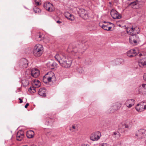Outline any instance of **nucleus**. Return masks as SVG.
Here are the masks:
<instances>
[{
	"label": "nucleus",
	"mask_w": 146,
	"mask_h": 146,
	"mask_svg": "<svg viewBox=\"0 0 146 146\" xmlns=\"http://www.w3.org/2000/svg\"><path fill=\"white\" fill-rule=\"evenodd\" d=\"M87 48V47L85 46L83 44H77L73 46L70 44L69 45L67 50L69 52H72V54L77 56L78 58L80 59L82 54Z\"/></svg>",
	"instance_id": "f257e3e1"
},
{
	"label": "nucleus",
	"mask_w": 146,
	"mask_h": 146,
	"mask_svg": "<svg viewBox=\"0 0 146 146\" xmlns=\"http://www.w3.org/2000/svg\"><path fill=\"white\" fill-rule=\"evenodd\" d=\"M57 64L55 62H53L51 63L48 64V65L51 69H53L55 68L57 66Z\"/></svg>",
	"instance_id": "b1692460"
},
{
	"label": "nucleus",
	"mask_w": 146,
	"mask_h": 146,
	"mask_svg": "<svg viewBox=\"0 0 146 146\" xmlns=\"http://www.w3.org/2000/svg\"><path fill=\"white\" fill-rule=\"evenodd\" d=\"M110 14L111 16L114 19H119L121 17V15L114 9L111 10Z\"/></svg>",
	"instance_id": "6e6552de"
},
{
	"label": "nucleus",
	"mask_w": 146,
	"mask_h": 146,
	"mask_svg": "<svg viewBox=\"0 0 146 146\" xmlns=\"http://www.w3.org/2000/svg\"><path fill=\"white\" fill-rule=\"evenodd\" d=\"M29 105V104L28 103H27L25 105V108H27L28 107V106Z\"/></svg>",
	"instance_id": "c03bdc74"
},
{
	"label": "nucleus",
	"mask_w": 146,
	"mask_h": 146,
	"mask_svg": "<svg viewBox=\"0 0 146 146\" xmlns=\"http://www.w3.org/2000/svg\"><path fill=\"white\" fill-rule=\"evenodd\" d=\"M69 130L72 132H76L77 131L78 129L77 126L75 125H72V127H70Z\"/></svg>",
	"instance_id": "5701e85b"
},
{
	"label": "nucleus",
	"mask_w": 146,
	"mask_h": 146,
	"mask_svg": "<svg viewBox=\"0 0 146 146\" xmlns=\"http://www.w3.org/2000/svg\"><path fill=\"white\" fill-rule=\"evenodd\" d=\"M139 65L140 67H146V58L141 59L139 62Z\"/></svg>",
	"instance_id": "6ab92c4d"
},
{
	"label": "nucleus",
	"mask_w": 146,
	"mask_h": 146,
	"mask_svg": "<svg viewBox=\"0 0 146 146\" xmlns=\"http://www.w3.org/2000/svg\"><path fill=\"white\" fill-rule=\"evenodd\" d=\"M37 81L36 82H35V85L36 86V87L37 88H38L40 86V82L38 80H37Z\"/></svg>",
	"instance_id": "c9c22d12"
},
{
	"label": "nucleus",
	"mask_w": 146,
	"mask_h": 146,
	"mask_svg": "<svg viewBox=\"0 0 146 146\" xmlns=\"http://www.w3.org/2000/svg\"><path fill=\"white\" fill-rule=\"evenodd\" d=\"M53 5L51 3L48 2H46L44 4V7L47 11L52 12L53 11Z\"/></svg>",
	"instance_id": "9d476101"
},
{
	"label": "nucleus",
	"mask_w": 146,
	"mask_h": 146,
	"mask_svg": "<svg viewBox=\"0 0 146 146\" xmlns=\"http://www.w3.org/2000/svg\"><path fill=\"white\" fill-rule=\"evenodd\" d=\"M54 57L59 63V61L61 60H62L63 59V58H62L58 54H56L55 56Z\"/></svg>",
	"instance_id": "7c9ffc66"
},
{
	"label": "nucleus",
	"mask_w": 146,
	"mask_h": 146,
	"mask_svg": "<svg viewBox=\"0 0 146 146\" xmlns=\"http://www.w3.org/2000/svg\"><path fill=\"white\" fill-rule=\"evenodd\" d=\"M32 146H36V145H32Z\"/></svg>",
	"instance_id": "3c124183"
},
{
	"label": "nucleus",
	"mask_w": 146,
	"mask_h": 146,
	"mask_svg": "<svg viewBox=\"0 0 146 146\" xmlns=\"http://www.w3.org/2000/svg\"><path fill=\"white\" fill-rule=\"evenodd\" d=\"M103 22H104V23H108L109 24H110V25H111V24H112V23H111L110 22H108V23H107V22H106V21H104Z\"/></svg>",
	"instance_id": "49530a36"
},
{
	"label": "nucleus",
	"mask_w": 146,
	"mask_h": 146,
	"mask_svg": "<svg viewBox=\"0 0 146 146\" xmlns=\"http://www.w3.org/2000/svg\"><path fill=\"white\" fill-rule=\"evenodd\" d=\"M93 26H90V27H88L87 29H88L90 30V31H92L93 30V29L92 28Z\"/></svg>",
	"instance_id": "a19ab883"
},
{
	"label": "nucleus",
	"mask_w": 146,
	"mask_h": 146,
	"mask_svg": "<svg viewBox=\"0 0 146 146\" xmlns=\"http://www.w3.org/2000/svg\"><path fill=\"white\" fill-rule=\"evenodd\" d=\"M51 130L50 129H47L45 130V133L46 135H50L51 133Z\"/></svg>",
	"instance_id": "e433bc0d"
},
{
	"label": "nucleus",
	"mask_w": 146,
	"mask_h": 146,
	"mask_svg": "<svg viewBox=\"0 0 146 146\" xmlns=\"http://www.w3.org/2000/svg\"><path fill=\"white\" fill-rule=\"evenodd\" d=\"M43 35L40 33H37L35 36V39L38 41H40L42 40L43 39Z\"/></svg>",
	"instance_id": "412c9836"
},
{
	"label": "nucleus",
	"mask_w": 146,
	"mask_h": 146,
	"mask_svg": "<svg viewBox=\"0 0 146 146\" xmlns=\"http://www.w3.org/2000/svg\"><path fill=\"white\" fill-rule=\"evenodd\" d=\"M138 53V52L136 51V50L133 49L130 50L127 52V56L130 57H132L136 56Z\"/></svg>",
	"instance_id": "ddd939ff"
},
{
	"label": "nucleus",
	"mask_w": 146,
	"mask_h": 146,
	"mask_svg": "<svg viewBox=\"0 0 146 146\" xmlns=\"http://www.w3.org/2000/svg\"><path fill=\"white\" fill-rule=\"evenodd\" d=\"M140 93L146 94V84H143L140 86L139 89Z\"/></svg>",
	"instance_id": "f3484780"
},
{
	"label": "nucleus",
	"mask_w": 146,
	"mask_h": 146,
	"mask_svg": "<svg viewBox=\"0 0 146 146\" xmlns=\"http://www.w3.org/2000/svg\"><path fill=\"white\" fill-rule=\"evenodd\" d=\"M113 137L115 138V139H118L120 137V134L118 132H114L112 134Z\"/></svg>",
	"instance_id": "cd10ccee"
},
{
	"label": "nucleus",
	"mask_w": 146,
	"mask_h": 146,
	"mask_svg": "<svg viewBox=\"0 0 146 146\" xmlns=\"http://www.w3.org/2000/svg\"><path fill=\"white\" fill-rule=\"evenodd\" d=\"M135 100L134 99L127 100L126 101L125 104L128 108H130L135 104Z\"/></svg>",
	"instance_id": "4468645a"
},
{
	"label": "nucleus",
	"mask_w": 146,
	"mask_h": 146,
	"mask_svg": "<svg viewBox=\"0 0 146 146\" xmlns=\"http://www.w3.org/2000/svg\"><path fill=\"white\" fill-rule=\"evenodd\" d=\"M47 93V90L44 88H40L39 89L38 91V94L40 96L43 97L46 96Z\"/></svg>",
	"instance_id": "2eb2a0df"
},
{
	"label": "nucleus",
	"mask_w": 146,
	"mask_h": 146,
	"mask_svg": "<svg viewBox=\"0 0 146 146\" xmlns=\"http://www.w3.org/2000/svg\"><path fill=\"white\" fill-rule=\"evenodd\" d=\"M29 91L31 93H34L36 92V88H35L34 87H30L29 89Z\"/></svg>",
	"instance_id": "f704fd0d"
},
{
	"label": "nucleus",
	"mask_w": 146,
	"mask_h": 146,
	"mask_svg": "<svg viewBox=\"0 0 146 146\" xmlns=\"http://www.w3.org/2000/svg\"><path fill=\"white\" fill-rule=\"evenodd\" d=\"M53 121L54 120L53 119L50 118L46 121L45 122V124L47 125H51L52 124Z\"/></svg>",
	"instance_id": "c85d7f7f"
},
{
	"label": "nucleus",
	"mask_w": 146,
	"mask_h": 146,
	"mask_svg": "<svg viewBox=\"0 0 146 146\" xmlns=\"http://www.w3.org/2000/svg\"><path fill=\"white\" fill-rule=\"evenodd\" d=\"M33 11L35 13H39L41 12V10L39 8L36 7H35L34 8Z\"/></svg>",
	"instance_id": "72a5a7b5"
},
{
	"label": "nucleus",
	"mask_w": 146,
	"mask_h": 146,
	"mask_svg": "<svg viewBox=\"0 0 146 146\" xmlns=\"http://www.w3.org/2000/svg\"><path fill=\"white\" fill-rule=\"evenodd\" d=\"M78 13L82 18L84 19H87L88 18V11L82 8H79L78 10Z\"/></svg>",
	"instance_id": "39448f33"
},
{
	"label": "nucleus",
	"mask_w": 146,
	"mask_h": 146,
	"mask_svg": "<svg viewBox=\"0 0 146 146\" xmlns=\"http://www.w3.org/2000/svg\"><path fill=\"white\" fill-rule=\"evenodd\" d=\"M18 99L20 100V103H21L23 102V100L21 98H19Z\"/></svg>",
	"instance_id": "a18cd8bd"
},
{
	"label": "nucleus",
	"mask_w": 146,
	"mask_h": 146,
	"mask_svg": "<svg viewBox=\"0 0 146 146\" xmlns=\"http://www.w3.org/2000/svg\"><path fill=\"white\" fill-rule=\"evenodd\" d=\"M43 52V46L40 44H36L34 47L33 52L34 55L36 57L40 56Z\"/></svg>",
	"instance_id": "20e7f679"
},
{
	"label": "nucleus",
	"mask_w": 146,
	"mask_h": 146,
	"mask_svg": "<svg viewBox=\"0 0 146 146\" xmlns=\"http://www.w3.org/2000/svg\"><path fill=\"white\" fill-rule=\"evenodd\" d=\"M143 78L146 81V73L144 74L143 76Z\"/></svg>",
	"instance_id": "79ce46f5"
},
{
	"label": "nucleus",
	"mask_w": 146,
	"mask_h": 146,
	"mask_svg": "<svg viewBox=\"0 0 146 146\" xmlns=\"http://www.w3.org/2000/svg\"><path fill=\"white\" fill-rule=\"evenodd\" d=\"M121 106V104L119 102H117L115 103V104L113 106L112 108L110 110V111L108 112V113H113L115 111L119 109Z\"/></svg>",
	"instance_id": "9b49d317"
},
{
	"label": "nucleus",
	"mask_w": 146,
	"mask_h": 146,
	"mask_svg": "<svg viewBox=\"0 0 146 146\" xmlns=\"http://www.w3.org/2000/svg\"><path fill=\"white\" fill-rule=\"evenodd\" d=\"M46 79H47V78L46 77V76H44L43 77V81L45 83H47V82L46 81Z\"/></svg>",
	"instance_id": "58836bf2"
},
{
	"label": "nucleus",
	"mask_w": 146,
	"mask_h": 146,
	"mask_svg": "<svg viewBox=\"0 0 146 146\" xmlns=\"http://www.w3.org/2000/svg\"><path fill=\"white\" fill-rule=\"evenodd\" d=\"M51 74H54V73H52H52H51Z\"/></svg>",
	"instance_id": "603ef678"
},
{
	"label": "nucleus",
	"mask_w": 146,
	"mask_h": 146,
	"mask_svg": "<svg viewBox=\"0 0 146 146\" xmlns=\"http://www.w3.org/2000/svg\"><path fill=\"white\" fill-rule=\"evenodd\" d=\"M132 125V122H130L129 121L127 120H126V123L125 125V127L128 128Z\"/></svg>",
	"instance_id": "bb28decb"
},
{
	"label": "nucleus",
	"mask_w": 146,
	"mask_h": 146,
	"mask_svg": "<svg viewBox=\"0 0 146 146\" xmlns=\"http://www.w3.org/2000/svg\"><path fill=\"white\" fill-rule=\"evenodd\" d=\"M31 74L33 77L37 78L39 76L40 72L37 69L33 68L31 70Z\"/></svg>",
	"instance_id": "dca6fc26"
},
{
	"label": "nucleus",
	"mask_w": 146,
	"mask_h": 146,
	"mask_svg": "<svg viewBox=\"0 0 146 146\" xmlns=\"http://www.w3.org/2000/svg\"><path fill=\"white\" fill-rule=\"evenodd\" d=\"M133 39L134 38L133 37L130 36L129 38V42L131 44L135 45L137 43V40Z\"/></svg>",
	"instance_id": "393cba45"
},
{
	"label": "nucleus",
	"mask_w": 146,
	"mask_h": 146,
	"mask_svg": "<svg viewBox=\"0 0 146 146\" xmlns=\"http://www.w3.org/2000/svg\"><path fill=\"white\" fill-rule=\"evenodd\" d=\"M56 23H57L60 24L61 23V22L60 21H56Z\"/></svg>",
	"instance_id": "de8ad7c7"
},
{
	"label": "nucleus",
	"mask_w": 146,
	"mask_h": 146,
	"mask_svg": "<svg viewBox=\"0 0 146 146\" xmlns=\"http://www.w3.org/2000/svg\"><path fill=\"white\" fill-rule=\"evenodd\" d=\"M101 136V133L99 131H97L92 134L90 136V139L93 141L98 140Z\"/></svg>",
	"instance_id": "0eeeda50"
},
{
	"label": "nucleus",
	"mask_w": 146,
	"mask_h": 146,
	"mask_svg": "<svg viewBox=\"0 0 146 146\" xmlns=\"http://www.w3.org/2000/svg\"><path fill=\"white\" fill-rule=\"evenodd\" d=\"M138 4V3L137 2L134 1L130 3L129 5L131 6L133 8H136V7H135V6L137 5Z\"/></svg>",
	"instance_id": "c756f323"
},
{
	"label": "nucleus",
	"mask_w": 146,
	"mask_h": 146,
	"mask_svg": "<svg viewBox=\"0 0 146 146\" xmlns=\"http://www.w3.org/2000/svg\"><path fill=\"white\" fill-rule=\"evenodd\" d=\"M142 55V54L141 53H139V56H141Z\"/></svg>",
	"instance_id": "09e8293b"
},
{
	"label": "nucleus",
	"mask_w": 146,
	"mask_h": 146,
	"mask_svg": "<svg viewBox=\"0 0 146 146\" xmlns=\"http://www.w3.org/2000/svg\"><path fill=\"white\" fill-rule=\"evenodd\" d=\"M48 74H46V77L47 78V80L48 82H51V81L52 79H53V78H54L55 77V76H53V75L52 76V77H47V75Z\"/></svg>",
	"instance_id": "473e14b6"
},
{
	"label": "nucleus",
	"mask_w": 146,
	"mask_h": 146,
	"mask_svg": "<svg viewBox=\"0 0 146 146\" xmlns=\"http://www.w3.org/2000/svg\"><path fill=\"white\" fill-rule=\"evenodd\" d=\"M99 146H109L106 143H103L100 144Z\"/></svg>",
	"instance_id": "ea45409f"
},
{
	"label": "nucleus",
	"mask_w": 146,
	"mask_h": 146,
	"mask_svg": "<svg viewBox=\"0 0 146 146\" xmlns=\"http://www.w3.org/2000/svg\"><path fill=\"white\" fill-rule=\"evenodd\" d=\"M68 16L67 17L66 16V17L70 20L72 21L74 20V16L69 13H68Z\"/></svg>",
	"instance_id": "2f4dec72"
},
{
	"label": "nucleus",
	"mask_w": 146,
	"mask_h": 146,
	"mask_svg": "<svg viewBox=\"0 0 146 146\" xmlns=\"http://www.w3.org/2000/svg\"><path fill=\"white\" fill-rule=\"evenodd\" d=\"M56 135H52L50 137V138L52 139V138L53 137H56Z\"/></svg>",
	"instance_id": "37998d69"
},
{
	"label": "nucleus",
	"mask_w": 146,
	"mask_h": 146,
	"mask_svg": "<svg viewBox=\"0 0 146 146\" xmlns=\"http://www.w3.org/2000/svg\"><path fill=\"white\" fill-rule=\"evenodd\" d=\"M137 111L139 112H142L146 109V102H141L139 104H138L135 107Z\"/></svg>",
	"instance_id": "423d86ee"
},
{
	"label": "nucleus",
	"mask_w": 146,
	"mask_h": 146,
	"mask_svg": "<svg viewBox=\"0 0 146 146\" xmlns=\"http://www.w3.org/2000/svg\"><path fill=\"white\" fill-rule=\"evenodd\" d=\"M63 57L62 60L59 61V63L60 65L62 67L68 68L70 67L72 62V58L68 56L66 57L65 56H62Z\"/></svg>",
	"instance_id": "7ed1b4c3"
},
{
	"label": "nucleus",
	"mask_w": 146,
	"mask_h": 146,
	"mask_svg": "<svg viewBox=\"0 0 146 146\" xmlns=\"http://www.w3.org/2000/svg\"><path fill=\"white\" fill-rule=\"evenodd\" d=\"M76 70L77 72L79 73H84V71L82 67L78 66L76 68Z\"/></svg>",
	"instance_id": "a878e982"
},
{
	"label": "nucleus",
	"mask_w": 146,
	"mask_h": 146,
	"mask_svg": "<svg viewBox=\"0 0 146 146\" xmlns=\"http://www.w3.org/2000/svg\"><path fill=\"white\" fill-rule=\"evenodd\" d=\"M136 135L140 137H145L146 136V131L143 129H141L138 130Z\"/></svg>",
	"instance_id": "f8f14e48"
},
{
	"label": "nucleus",
	"mask_w": 146,
	"mask_h": 146,
	"mask_svg": "<svg viewBox=\"0 0 146 146\" xmlns=\"http://www.w3.org/2000/svg\"><path fill=\"white\" fill-rule=\"evenodd\" d=\"M24 136L23 132L22 130L19 131L17 134V139L18 141H21Z\"/></svg>",
	"instance_id": "a211bd4d"
},
{
	"label": "nucleus",
	"mask_w": 146,
	"mask_h": 146,
	"mask_svg": "<svg viewBox=\"0 0 146 146\" xmlns=\"http://www.w3.org/2000/svg\"><path fill=\"white\" fill-rule=\"evenodd\" d=\"M40 1V0H35V2L36 3V5H39V2Z\"/></svg>",
	"instance_id": "4c0bfd02"
},
{
	"label": "nucleus",
	"mask_w": 146,
	"mask_h": 146,
	"mask_svg": "<svg viewBox=\"0 0 146 146\" xmlns=\"http://www.w3.org/2000/svg\"><path fill=\"white\" fill-rule=\"evenodd\" d=\"M99 25L102 29L105 30L109 31L110 30V29L111 28V27H108V24L107 25H104L102 24V23H100Z\"/></svg>",
	"instance_id": "aec40b11"
},
{
	"label": "nucleus",
	"mask_w": 146,
	"mask_h": 146,
	"mask_svg": "<svg viewBox=\"0 0 146 146\" xmlns=\"http://www.w3.org/2000/svg\"><path fill=\"white\" fill-rule=\"evenodd\" d=\"M19 65L21 68H27L28 65V62L27 60L25 58L21 59L19 62Z\"/></svg>",
	"instance_id": "1a4fd4ad"
},
{
	"label": "nucleus",
	"mask_w": 146,
	"mask_h": 146,
	"mask_svg": "<svg viewBox=\"0 0 146 146\" xmlns=\"http://www.w3.org/2000/svg\"><path fill=\"white\" fill-rule=\"evenodd\" d=\"M127 32L128 34L131 35L130 36L133 37V39L138 41L139 40L138 36L136 35L140 32L139 28L137 27L132 26L131 27H126Z\"/></svg>",
	"instance_id": "f03ea898"
},
{
	"label": "nucleus",
	"mask_w": 146,
	"mask_h": 146,
	"mask_svg": "<svg viewBox=\"0 0 146 146\" xmlns=\"http://www.w3.org/2000/svg\"><path fill=\"white\" fill-rule=\"evenodd\" d=\"M82 146H89V145H82Z\"/></svg>",
	"instance_id": "8fccbe9b"
},
{
	"label": "nucleus",
	"mask_w": 146,
	"mask_h": 146,
	"mask_svg": "<svg viewBox=\"0 0 146 146\" xmlns=\"http://www.w3.org/2000/svg\"><path fill=\"white\" fill-rule=\"evenodd\" d=\"M34 134V133L32 130H29L27 131L26 134L27 137L29 138H31L33 137Z\"/></svg>",
	"instance_id": "4be33fe9"
}]
</instances>
